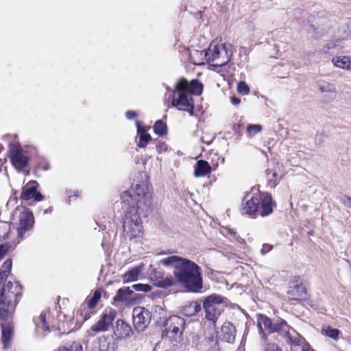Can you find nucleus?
Instances as JSON below:
<instances>
[{
	"label": "nucleus",
	"instance_id": "nucleus-27",
	"mask_svg": "<svg viewBox=\"0 0 351 351\" xmlns=\"http://www.w3.org/2000/svg\"><path fill=\"white\" fill-rule=\"evenodd\" d=\"M14 326L10 322L1 324L2 342L5 348L10 346V340L13 335Z\"/></svg>",
	"mask_w": 351,
	"mask_h": 351
},
{
	"label": "nucleus",
	"instance_id": "nucleus-17",
	"mask_svg": "<svg viewBox=\"0 0 351 351\" xmlns=\"http://www.w3.org/2000/svg\"><path fill=\"white\" fill-rule=\"evenodd\" d=\"M185 325L184 318L178 316H170L165 322V330L167 332H170L173 336L182 335Z\"/></svg>",
	"mask_w": 351,
	"mask_h": 351
},
{
	"label": "nucleus",
	"instance_id": "nucleus-25",
	"mask_svg": "<svg viewBox=\"0 0 351 351\" xmlns=\"http://www.w3.org/2000/svg\"><path fill=\"white\" fill-rule=\"evenodd\" d=\"M331 62L337 68L351 71V56H337L332 58Z\"/></svg>",
	"mask_w": 351,
	"mask_h": 351
},
{
	"label": "nucleus",
	"instance_id": "nucleus-45",
	"mask_svg": "<svg viewBox=\"0 0 351 351\" xmlns=\"http://www.w3.org/2000/svg\"><path fill=\"white\" fill-rule=\"evenodd\" d=\"M156 148L157 151L160 153L162 152H165L167 149V145L165 142H158L156 145Z\"/></svg>",
	"mask_w": 351,
	"mask_h": 351
},
{
	"label": "nucleus",
	"instance_id": "nucleus-16",
	"mask_svg": "<svg viewBox=\"0 0 351 351\" xmlns=\"http://www.w3.org/2000/svg\"><path fill=\"white\" fill-rule=\"evenodd\" d=\"M284 320H280L276 323H273L271 320L264 315H260L258 319V327L260 333H263L264 330L271 332H280ZM265 335L263 334V338Z\"/></svg>",
	"mask_w": 351,
	"mask_h": 351
},
{
	"label": "nucleus",
	"instance_id": "nucleus-34",
	"mask_svg": "<svg viewBox=\"0 0 351 351\" xmlns=\"http://www.w3.org/2000/svg\"><path fill=\"white\" fill-rule=\"evenodd\" d=\"M186 89L191 95L193 94L200 95L202 92L203 85L197 80H193L189 84L187 82V87Z\"/></svg>",
	"mask_w": 351,
	"mask_h": 351
},
{
	"label": "nucleus",
	"instance_id": "nucleus-2",
	"mask_svg": "<svg viewBox=\"0 0 351 351\" xmlns=\"http://www.w3.org/2000/svg\"><path fill=\"white\" fill-rule=\"evenodd\" d=\"M148 191L149 188L146 182L136 184L130 191H125L121 193V204L126 207L133 206L147 215L152 211V200Z\"/></svg>",
	"mask_w": 351,
	"mask_h": 351
},
{
	"label": "nucleus",
	"instance_id": "nucleus-18",
	"mask_svg": "<svg viewBox=\"0 0 351 351\" xmlns=\"http://www.w3.org/2000/svg\"><path fill=\"white\" fill-rule=\"evenodd\" d=\"M317 86L324 103L331 102L336 98L337 91L334 84L323 80L317 82Z\"/></svg>",
	"mask_w": 351,
	"mask_h": 351
},
{
	"label": "nucleus",
	"instance_id": "nucleus-50",
	"mask_svg": "<svg viewBox=\"0 0 351 351\" xmlns=\"http://www.w3.org/2000/svg\"><path fill=\"white\" fill-rule=\"evenodd\" d=\"M280 66H285V70L287 71L291 69V66H290L289 64H288V63H285V64H276L274 66V69L275 70H278Z\"/></svg>",
	"mask_w": 351,
	"mask_h": 351
},
{
	"label": "nucleus",
	"instance_id": "nucleus-36",
	"mask_svg": "<svg viewBox=\"0 0 351 351\" xmlns=\"http://www.w3.org/2000/svg\"><path fill=\"white\" fill-rule=\"evenodd\" d=\"M322 333L334 340H337L339 339L340 331L337 328H332L330 326H328L327 328L322 329Z\"/></svg>",
	"mask_w": 351,
	"mask_h": 351
},
{
	"label": "nucleus",
	"instance_id": "nucleus-42",
	"mask_svg": "<svg viewBox=\"0 0 351 351\" xmlns=\"http://www.w3.org/2000/svg\"><path fill=\"white\" fill-rule=\"evenodd\" d=\"M237 90L239 93L245 95L250 92V88L245 82H239L237 85Z\"/></svg>",
	"mask_w": 351,
	"mask_h": 351
},
{
	"label": "nucleus",
	"instance_id": "nucleus-15",
	"mask_svg": "<svg viewBox=\"0 0 351 351\" xmlns=\"http://www.w3.org/2000/svg\"><path fill=\"white\" fill-rule=\"evenodd\" d=\"M38 184L36 181H30L22 189L21 198L23 200L33 199L34 202H40L44 199L43 195L37 191Z\"/></svg>",
	"mask_w": 351,
	"mask_h": 351
},
{
	"label": "nucleus",
	"instance_id": "nucleus-4",
	"mask_svg": "<svg viewBox=\"0 0 351 351\" xmlns=\"http://www.w3.org/2000/svg\"><path fill=\"white\" fill-rule=\"evenodd\" d=\"M234 51L230 43L212 41L207 49L208 62L216 68L223 67L229 62Z\"/></svg>",
	"mask_w": 351,
	"mask_h": 351
},
{
	"label": "nucleus",
	"instance_id": "nucleus-38",
	"mask_svg": "<svg viewBox=\"0 0 351 351\" xmlns=\"http://www.w3.org/2000/svg\"><path fill=\"white\" fill-rule=\"evenodd\" d=\"M59 351H82V346L77 342L67 343Z\"/></svg>",
	"mask_w": 351,
	"mask_h": 351
},
{
	"label": "nucleus",
	"instance_id": "nucleus-33",
	"mask_svg": "<svg viewBox=\"0 0 351 351\" xmlns=\"http://www.w3.org/2000/svg\"><path fill=\"white\" fill-rule=\"evenodd\" d=\"M132 293V291L129 287L125 289H119L114 297L115 302H127L130 299V296Z\"/></svg>",
	"mask_w": 351,
	"mask_h": 351
},
{
	"label": "nucleus",
	"instance_id": "nucleus-37",
	"mask_svg": "<svg viewBox=\"0 0 351 351\" xmlns=\"http://www.w3.org/2000/svg\"><path fill=\"white\" fill-rule=\"evenodd\" d=\"M154 130L158 135L165 134L167 132V125L162 120H158L154 125Z\"/></svg>",
	"mask_w": 351,
	"mask_h": 351
},
{
	"label": "nucleus",
	"instance_id": "nucleus-21",
	"mask_svg": "<svg viewBox=\"0 0 351 351\" xmlns=\"http://www.w3.org/2000/svg\"><path fill=\"white\" fill-rule=\"evenodd\" d=\"M132 334L131 326L123 319H118L114 328V335L117 339H122L130 337Z\"/></svg>",
	"mask_w": 351,
	"mask_h": 351
},
{
	"label": "nucleus",
	"instance_id": "nucleus-43",
	"mask_svg": "<svg viewBox=\"0 0 351 351\" xmlns=\"http://www.w3.org/2000/svg\"><path fill=\"white\" fill-rule=\"evenodd\" d=\"M10 245L8 243H4L0 245V261L3 258V256L8 252Z\"/></svg>",
	"mask_w": 351,
	"mask_h": 351
},
{
	"label": "nucleus",
	"instance_id": "nucleus-31",
	"mask_svg": "<svg viewBox=\"0 0 351 351\" xmlns=\"http://www.w3.org/2000/svg\"><path fill=\"white\" fill-rule=\"evenodd\" d=\"M144 269V264L141 263L138 266L135 267L125 273L123 276V280L125 282L136 281L138 279L140 274Z\"/></svg>",
	"mask_w": 351,
	"mask_h": 351
},
{
	"label": "nucleus",
	"instance_id": "nucleus-24",
	"mask_svg": "<svg viewBox=\"0 0 351 351\" xmlns=\"http://www.w3.org/2000/svg\"><path fill=\"white\" fill-rule=\"evenodd\" d=\"M189 58L194 64H204L205 62H208L207 50L192 49L189 51Z\"/></svg>",
	"mask_w": 351,
	"mask_h": 351
},
{
	"label": "nucleus",
	"instance_id": "nucleus-10",
	"mask_svg": "<svg viewBox=\"0 0 351 351\" xmlns=\"http://www.w3.org/2000/svg\"><path fill=\"white\" fill-rule=\"evenodd\" d=\"M132 317L135 330L142 332L149 326L152 315L147 308L143 306H136L132 311Z\"/></svg>",
	"mask_w": 351,
	"mask_h": 351
},
{
	"label": "nucleus",
	"instance_id": "nucleus-51",
	"mask_svg": "<svg viewBox=\"0 0 351 351\" xmlns=\"http://www.w3.org/2000/svg\"><path fill=\"white\" fill-rule=\"evenodd\" d=\"M230 101H231V103L233 105H235V106L239 104L240 102H241V99L239 98H238V97H234V96L231 97Z\"/></svg>",
	"mask_w": 351,
	"mask_h": 351
},
{
	"label": "nucleus",
	"instance_id": "nucleus-28",
	"mask_svg": "<svg viewBox=\"0 0 351 351\" xmlns=\"http://www.w3.org/2000/svg\"><path fill=\"white\" fill-rule=\"evenodd\" d=\"M287 294L292 300H300L305 295L306 289L303 285L296 284L289 287Z\"/></svg>",
	"mask_w": 351,
	"mask_h": 351
},
{
	"label": "nucleus",
	"instance_id": "nucleus-3",
	"mask_svg": "<svg viewBox=\"0 0 351 351\" xmlns=\"http://www.w3.org/2000/svg\"><path fill=\"white\" fill-rule=\"evenodd\" d=\"M22 288L18 282H8L0 291V317L7 320L10 317L19 302Z\"/></svg>",
	"mask_w": 351,
	"mask_h": 351
},
{
	"label": "nucleus",
	"instance_id": "nucleus-44",
	"mask_svg": "<svg viewBox=\"0 0 351 351\" xmlns=\"http://www.w3.org/2000/svg\"><path fill=\"white\" fill-rule=\"evenodd\" d=\"M264 351H282V350L275 343H267Z\"/></svg>",
	"mask_w": 351,
	"mask_h": 351
},
{
	"label": "nucleus",
	"instance_id": "nucleus-55",
	"mask_svg": "<svg viewBox=\"0 0 351 351\" xmlns=\"http://www.w3.org/2000/svg\"><path fill=\"white\" fill-rule=\"evenodd\" d=\"M92 351H101L99 349V344H97V342H96L95 343V347H94V348L93 349Z\"/></svg>",
	"mask_w": 351,
	"mask_h": 351
},
{
	"label": "nucleus",
	"instance_id": "nucleus-39",
	"mask_svg": "<svg viewBox=\"0 0 351 351\" xmlns=\"http://www.w3.org/2000/svg\"><path fill=\"white\" fill-rule=\"evenodd\" d=\"M132 288L135 290L136 291H141V292H149L152 289V287L147 284H134L132 286Z\"/></svg>",
	"mask_w": 351,
	"mask_h": 351
},
{
	"label": "nucleus",
	"instance_id": "nucleus-20",
	"mask_svg": "<svg viewBox=\"0 0 351 351\" xmlns=\"http://www.w3.org/2000/svg\"><path fill=\"white\" fill-rule=\"evenodd\" d=\"M249 195L247 194L245 197L241 208V213L242 215H246L251 217L254 218L258 214V205L259 202L256 199V197H251L248 199Z\"/></svg>",
	"mask_w": 351,
	"mask_h": 351
},
{
	"label": "nucleus",
	"instance_id": "nucleus-49",
	"mask_svg": "<svg viewBox=\"0 0 351 351\" xmlns=\"http://www.w3.org/2000/svg\"><path fill=\"white\" fill-rule=\"evenodd\" d=\"M125 116L128 119H132L137 117V113L135 111L129 110L126 112Z\"/></svg>",
	"mask_w": 351,
	"mask_h": 351
},
{
	"label": "nucleus",
	"instance_id": "nucleus-12",
	"mask_svg": "<svg viewBox=\"0 0 351 351\" xmlns=\"http://www.w3.org/2000/svg\"><path fill=\"white\" fill-rule=\"evenodd\" d=\"M280 334L285 337L287 341L291 346L302 348L306 345L305 339L293 328H291L286 322H283Z\"/></svg>",
	"mask_w": 351,
	"mask_h": 351
},
{
	"label": "nucleus",
	"instance_id": "nucleus-46",
	"mask_svg": "<svg viewBox=\"0 0 351 351\" xmlns=\"http://www.w3.org/2000/svg\"><path fill=\"white\" fill-rule=\"evenodd\" d=\"M1 228L5 230V232H3L2 234H0V237L5 238L8 236V233L10 228V224L8 223H3Z\"/></svg>",
	"mask_w": 351,
	"mask_h": 351
},
{
	"label": "nucleus",
	"instance_id": "nucleus-9",
	"mask_svg": "<svg viewBox=\"0 0 351 351\" xmlns=\"http://www.w3.org/2000/svg\"><path fill=\"white\" fill-rule=\"evenodd\" d=\"M116 315L117 312L114 309L106 308L102 312L99 320L91 326L89 330L90 335L93 336L95 333L108 331L112 326Z\"/></svg>",
	"mask_w": 351,
	"mask_h": 351
},
{
	"label": "nucleus",
	"instance_id": "nucleus-6",
	"mask_svg": "<svg viewBox=\"0 0 351 351\" xmlns=\"http://www.w3.org/2000/svg\"><path fill=\"white\" fill-rule=\"evenodd\" d=\"M123 217V234L126 239H132L140 237L142 234V223L138 213L134 206L126 207Z\"/></svg>",
	"mask_w": 351,
	"mask_h": 351
},
{
	"label": "nucleus",
	"instance_id": "nucleus-35",
	"mask_svg": "<svg viewBox=\"0 0 351 351\" xmlns=\"http://www.w3.org/2000/svg\"><path fill=\"white\" fill-rule=\"evenodd\" d=\"M12 268V261L10 259L6 260L0 269V278L1 280L6 279Z\"/></svg>",
	"mask_w": 351,
	"mask_h": 351
},
{
	"label": "nucleus",
	"instance_id": "nucleus-5",
	"mask_svg": "<svg viewBox=\"0 0 351 351\" xmlns=\"http://www.w3.org/2000/svg\"><path fill=\"white\" fill-rule=\"evenodd\" d=\"M186 87L187 81L184 79L180 80L176 84L173 93L171 105L179 110L186 111L193 115L194 102L192 95L186 89Z\"/></svg>",
	"mask_w": 351,
	"mask_h": 351
},
{
	"label": "nucleus",
	"instance_id": "nucleus-1",
	"mask_svg": "<svg viewBox=\"0 0 351 351\" xmlns=\"http://www.w3.org/2000/svg\"><path fill=\"white\" fill-rule=\"evenodd\" d=\"M158 264L173 268L175 282L190 291L197 292L202 288L201 268L193 261L173 255L160 259Z\"/></svg>",
	"mask_w": 351,
	"mask_h": 351
},
{
	"label": "nucleus",
	"instance_id": "nucleus-47",
	"mask_svg": "<svg viewBox=\"0 0 351 351\" xmlns=\"http://www.w3.org/2000/svg\"><path fill=\"white\" fill-rule=\"evenodd\" d=\"M271 249H272V245H271L269 244H267V243L263 244L262 249H261V254H265L267 252H269V251H271Z\"/></svg>",
	"mask_w": 351,
	"mask_h": 351
},
{
	"label": "nucleus",
	"instance_id": "nucleus-19",
	"mask_svg": "<svg viewBox=\"0 0 351 351\" xmlns=\"http://www.w3.org/2000/svg\"><path fill=\"white\" fill-rule=\"evenodd\" d=\"M256 199L259 202L258 214L261 217L267 216L272 213L275 204L270 194L267 193H261L256 197Z\"/></svg>",
	"mask_w": 351,
	"mask_h": 351
},
{
	"label": "nucleus",
	"instance_id": "nucleus-13",
	"mask_svg": "<svg viewBox=\"0 0 351 351\" xmlns=\"http://www.w3.org/2000/svg\"><path fill=\"white\" fill-rule=\"evenodd\" d=\"M101 296V291L96 290L93 294L88 296L84 304H82L80 313L84 320L88 319L94 313L93 308L95 307Z\"/></svg>",
	"mask_w": 351,
	"mask_h": 351
},
{
	"label": "nucleus",
	"instance_id": "nucleus-29",
	"mask_svg": "<svg viewBox=\"0 0 351 351\" xmlns=\"http://www.w3.org/2000/svg\"><path fill=\"white\" fill-rule=\"evenodd\" d=\"M211 171V167L208 162L204 160H199L197 162L194 176L195 177H204Z\"/></svg>",
	"mask_w": 351,
	"mask_h": 351
},
{
	"label": "nucleus",
	"instance_id": "nucleus-53",
	"mask_svg": "<svg viewBox=\"0 0 351 351\" xmlns=\"http://www.w3.org/2000/svg\"><path fill=\"white\" fill-rule=\"evenodd\" d=\"M265 172H266V174H267V176H268L270 173H271L272 177H276V176H277L276 172L273 171L272 170H271V169H267Z\"/></svg>",
	"mask_w": 351,
	"mask_h": 351
},
{
	"label": "nucleus",
	"instance_id": "nucleus-30",
	"mask_svg": "<svg viewBox=\"0 0 351 351\" xmlns=\"http://www.w3.org/2000/svg\"><path fill=\"white\" fill-rule=\"evenodd\" d=\"M137 133L139 136V141L137 145L139 147H145L149 142L151 141V136L147 133L146 129L144 127L140 125L139 122H136Z\"/></svg>",
	"mask_w": 351,
	"mask_h": 351
},
{
	"label": "nucleus",
	"instance_id": "nucleus-26",
	"mask_svg": "<svg viewBox=\"0 0 351 351\" xmlns=\"http://www.w3.org/2000/svg\"><path fill=\"white\" fill-rule=\"evenodd\" d=\"M97 344H99V349L101 351H117V341L106 336L99 338Z\"/></svg>",
	"mask_w": 351,
	"mask_h": 351
},
{
	"label": "nucleus",
	"instance_id": "nucleus-7",
	"mask_svg": "<svg viewBox=\"0 0 351 351\" xmlns=\"http://www.w3.org/2000/svg\"><path fill=\"white\" fill-rule=\"evenodd\" d=\"M13 220L17 226L18 234L23 237V234L31 230L34 224V217L32 212L25 208H17L13 213Z\"/></svg>",
	"mask_w": 351,
	"mask_h": 351
},
{
	"label": "nucleus",
	"instance_id": "nucleus-54",
	"mask_svg": "<svg viewBox=\"0 0 351 351\" xmlns=\"http://www.w3.org/2000/svg\"><path fill=\"white\" fill-rule=\"evenodd\" d=\"M42 168L44 169V170H48L49 168H50V165L48 162H45L43 166H42Z\"/></svg>",
	"mask_w": 351,
	"mask_h": 351
},
{
	"label": "nucleus",
	"instance_id": "nucleus-22",
	"mask_svg": "<svg viewBox=\"0 0 351 351\" xmlns=\"http://www.w3.org/2000/svg\"><path fill=\"white\" fill-rule=\"evenodd\" d=\"M236 330L230 322L225 323L221 328L219 338L228 343H233L235 339Z\"/></svg>",
	"mask_w": 351,
	"mask_h": 351
},
{
	"label": "nucleus",
	"instance_id": "nucleus-32",
	"mask_svg": "<svg viewBox=\"0 0 351 351\" xmlns=\"http://www.w3.org/2000/svg\"><path fill=\"white\" fill-rule=\"evenodd\" d=\"M201 309V304L197 301H193L184 306L183 312L187 316H192L199 312Z\"/></svg>",
	"mask_w": 351,
	"mask_h": 351
},
{
	"label": "nucleus",
	"instance_id": "nucleus-23",
	"mask_svg": "<svg viewBox=\"0 0 351 351\" xmlns=\"http://www.w3.org/2000/svg\"><path fill=\"white\" fill-rule=\"evenodd\" d=\"M36 333L39 337H44L49 332V326L46 319V313L42 312L38 317L34 318Z\"/></svg>",
	"mask_w": 351,
	"mask_h": 351
},
{
	"label": "nucleus",
	"instance_id": "nucleus-14",
	"mask_svg": "<svg viewBox=\"0 0 351 351\" xmlns=\"http://www.w3.org/2000/svg\"><path fill=\"white\" fill-rule=\"evenodd\" d=\"M9 157L13 166L18 170L27 165V157L24 155L23 149L16 145H10Z\"/></svg>",
	"mask_w": 351,
	"mask_h": 351
},
{
	"label": "nucleus",
	"instance_id": "nucleus-52",
	"mask_svg": "<svg viewBox=\"0 0 351 351\" xmlns=\"http://www.w3.org/2000/svg\"><path fill=\"white\" fill-rule=\"evenodd\" d=\"M302 351H314L312 348L309 347L308 344H306L303 346L302 348H301Z\"/></svg>",
	"mask_w": 351,
	"mask_h": 351
},
{
	"label": "nucleus",
	"instance_id": "nucleus-48",
	"mask_svg": "<svg viewBox=\"0 0 351 351\" xmlns=\"http://www.w3.org/2000/svg\"><path fill=\"white\" fill-rule=\"evenodd\" d=\"M343 204L348 208H351V197L345 196L342 198Z\"/></svg>",
	"mask_w": 351,
	"mask_h": 351
},
{
	"label": "nucleus",
	"instance_id": "nucleus-41",
	"mask_svg": "<svg viewBox=\"0 0 351 351\" xmlns=\"http://www.w3.org/2000/svg\"><path fill=\"white\" fill-rule=\"evenodd\" d=\"M221 232L226 237H229L235 240H238V236L237 234L236 231L234 229H232L230 228H223V229H221Z\"/></svg>",
	"mask_w": 351,
	"mask_h": 351
},
{
	"label": "nucleus",
	"instance_id": "nucleus-8",
	"mask_svg": "<svg viewBox=\"0 0 351 351\" xmlns=\"http://www.w3.org/2000/svg\"><path fill=\"white\" fill-rule=\"evenodd\" d=\"M222 301L223 297L215 294L206 297L204 301L203 308L206 318L211 321L214 326L223 311Z\"/></svg>",
	"mask_w": 351,
	"mask_h": 351
},
{
	"label": "nucleus",
	"instance_id": "nucleus-40",
	"mask_svg": "<svg viewBox=\"0 0 351 351\" xmlns=\"http://www.w3.org/2000/svg\"><path fill=\"white\" fill-rule=\"evenodd\" d=\"M262 130V126L256 124H251L249 125L247 128V132L249 136H252L255 135L256 134L260 132Z\"/></svg>",
	"mask_w": 351,
	"mask_h": 351
},
{
	"label": "nucleus",
	"instance_id": "nucleus-11",
	"mask_svg": "<svg viewBox=\"0 0 351 351\" xmlns=\"http://www.w3.org/2000/svg\"><path fill=\"white\" fill-rule=\"evenodd\" d=\"M148 275L154 285L160 288H167L176 284L173 277L165 276V271L159 267L152 268L151 265Z\"/></svg>",
	"mask_w": 351,
	"mask_h": 351
}]
</instances>
